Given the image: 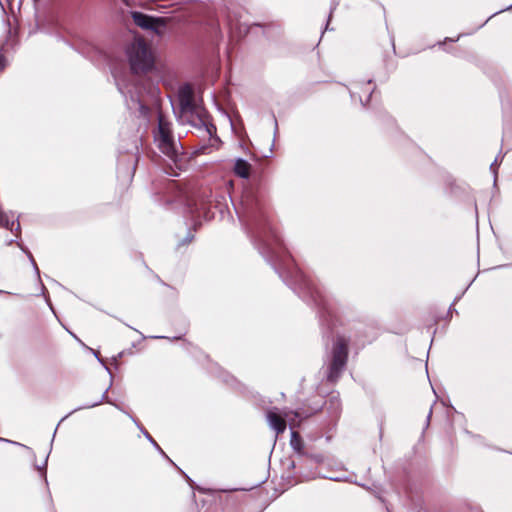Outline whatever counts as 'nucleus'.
<instances>
[{"label": "nucleus", "instance_id": "dca6fc26", "mask_svg": "<svg viewBox=\"0 0 512 512\" xmlns=\"http://www.w3.org/2000/svg\"><path fill=\"white\" fill-rule=\"evenodd\" d=\"M304 457L308 458L315 464H321L325 461V456L321 453H310L307 451V455H304Z\"/></svg>", "mask_w": 512, "mask_h": 512}, {"label": "nucleus", "instance_id": "9d476101", "mask_svg": "<svg viewBox=\"0 0 512 512\" xmlns=\"http://www.w3.org/2000/svg\"><path fill=\"white\" fill-rule=\"evenodd\" d=\"M112 379L113 377L111 378V381H110V384H109V387L103 392V394L101 395V397L93 402V403H88V404H85L83 406H79L77 408H75L74 410H72L69 414H67L65 417H63L61 419V421H63L64 419H66L68 416H70L72 413L76 412V411H79V410H82V409H90V408H94L100 404H102L103 402L105 403H108V404H111L113 406H115L117 409H120L119 405H117L116 403H114L109 397H108V390L111 388L112 386Z\"/></svg>", "mask_w": 512, "mask_h": 512}, {"label": "nucleus", "instance_id": "f03ea898", "mask_svg": "<svg viewBox=\"0 0 512 512\" xmlns=\"http://www.w3.org/2000/svg\"><path fill=\"white\" fill-rule=\"evenodd\" d=\"M129 71H113L118 91L127 108L149 118L152 106L158 104L160 74L151 47L143 40H134L126 47Z\"/></svg>", "mask_w": 512, "mask_h": 512}, {"label": "nucleus", "instance_id": "39448f33", "mask_svg": "<svg viewBox=\"0 0 512 512\" xmlns=\"http://www.w3.org/2000/svg\"><path fill=\"white\" fill-rule=\"evenodd\" d=\"M289 414H293L294 418L297 419L299 423L302 422L307 417H309L308 414L304 415L302 413V411H300V410L284 411V410H280L277 407H273V408H270L269 410H267L266 420H267L270 428L272 430H274L276 433L275 439H277L278 435L285 432L287 423H289L290 429H291L290 446L292 447L294 452L299 456V458H303L304 455H307L306 446H305L302 436L298 432L293 430V428H292L293 420H291L289 418ZM275 442H276V440H274V443Z\"/></svg>", "mask_w": 512, "mask_h": 512}, {"label": "nucleus", "instance_id": "72a5a7b5", "mask_svg": "<svg viewBox=\"0 0 512 512\" xmlns=\"http://www.w3.org/2000/svg\"><path fill=\"white\" fill-rule=\"evenodd\" d=\"M274 137L276 136L277 132H278V123H277V120L276 118L274 117Z\"/></svg>", "mask_w": 512, "mask_h": 512}, {"label": "nucleus", "instance_id": "0eeeda50", "mask_svg": "<svg viewBox=\"0 0 512 512\" xmlns=\"http://www.w3.org/2000/svg\"><path fill=\"white\" fill-rule=\"evenodd\" d=\"M140 137L133 134L127 141L122 140L118 148L117 172L120 176L133 178L139 162Z\"/></svg>", "mask_w": 512, "mask_h": 512}, {"label": "nucleus", "instance_id": "f257e3e1", "mask_svg": "<svg viewBox=\"0 0 512 512\" xmlns=\"http://www.w3.org/2000/svg\"><path fill=\"white\" fill-rule=\"evenodd\" d=\"M251 170L252 165L246 159L235 160L234 174L247 180L238 203L229 196L239 221L255 248L282 281L299 298L316 309L323 338L332 339V347L327 353L326 369H345L350 339L341 334H336L334 338L339 319L322 290L297 267L273 227L265 200V190L259 181H249Z\"/></svg>", "mask_w": 512, "mask_h": 512}, {"label": "nucleus", "instance_id": "a211bd4d", "mask_svg": "<svg viewBox=\"0 0 512 512\" xmlns=\"http://www.w3.org/2000/svg\"><path fill=\"white\" fill-rule=\"evenodd\" d=\"M473 281H471L469 283V285L466 287V289L458 296L455 297L454 301L452 302V304L450 305L449 309H448V314L452 313V312H455L457 313V310L455 309V304L461 299V297L463 296V294L466 292V290L470 287V285L472 284Z\"/></svg>", "mask_w": 512, "mask_h": 512}, {"label": "nucleus", "instance_id": "473e14b6", "mask_svg": "<svg viewBox=\"0 0 512 512\" xmlns=\"http://www.w3.org/2000/svg\"><path fill=\"white\" fill-rule=\"evenodd\" d=\"M123 355H124V352L122 351V352L118 353L116 356H114V357H113V360L116 362V361H118L120 358H122V357H123Z\"/></svg>", "mask_w": 512, "mask_h": 512}, {"label": "nucleus", "instance_id": "58836bf2", "mask_svg": "<svg viewBox=\"0 0 512 512\" xmlns=\"http://www.w3.org/2000/svg\"><path fill=\"white\" fill-rule=\"evenodd\" d=\"M508 266H509V265H507V264H506V265H500V266H498L497 268H504V267H508Z\"/></svg>", "mask_w": 512, "mask_h": 512}, {"label": "nucleus", "instance_id": "aec40b11", "mask_svg": "<svg viewBox=\"0 0 512 512\" xmlns=\"http://www.w3.org/2000/svg\"><path fill=\"white\" fill-rule=\"evenodd\" d=\"M92 352H93L94 356L97 358V360L103 365L105 370L108 372V374L110 375V378H112L113 374L111 372V369L107 366L105 361L99 356V353L97 351H94V350H92Z\"/></svg>", "mask_w": 512, "mask_h": 512}, {"label": "nucleus", "instance_id": "5701e85b", "mask_svg": "<svg viewBox=\"0 0 512 512\" xmlns=\"http://www.w3.org/2000/svg\"><path fill=\"white\" fill-rule=\"evenodd\" d=\"M374 91H375V88L368 94V96H367L365 101H363L362 98L359 96V100H360V102H361L363 107H366L368 105V103L370 102L372 94L374 93Z\"/></svg>", "mask_w": 512, "mask_h": 512}, {"label": "nucleus", "instance_id": "a878e982", "mask_svg": "<svg viewBox=\"0 0 512 512\" xmlns=\"http://www.w3.org/2000/svg\"><path fill=\"white\" fill-rule=\"evenodd\" d=\"M130 418L132 419V421L135 423V425L137 426V428L144 434V432H148L143 426L141 423H139L133 416L130 415Z\"/></svg>", "mask_w": 512, "mask_h": 512}, {"label": "nucleus", "instance_id": "c03bdc74", "mask_svg": "<svg viewBox=\"0 0 512 512\" xmlns=\"http://www.w3.org/2000/svg\"><path fill=\"white\" fill-rule=\"evenodd\" d=\"M350 95H351V98L354 99L355 94L351 92Z\"/></svg>", "mask_w": 512, "mask_h": 512}, {"label": "nucleus", "instance_id": "4468645a", "mask_svg": "<svg viewBox=\"0 0 512 512\" xmlns=\"http://www.w3.org/2000/svg\"><path fill=\"white\" fill-rule=\"evenodd\" d=\"M193 95H194V91H193V87L190 83H184L183 85L180 86L179 93H178L179 100L194 99Z\"/></svg>", "mask_w": 512, "mask_h": 512}, {"label": "nucleus", "instance_id": "f3484780", "mask_svg": "<svg viewBox=\"0 0 512 512\" xmlns=\"http://www.w3.org/2000/svg\"><path fill=\"white\" fill-rule=\"evenodd\" d=\"M47 460H48V455L45 458L43 466L34 464V470H37L39 472L40 476L44 479L46 484H48L47 477H46Z\"/></svg>", "mask_w": 512, "mask_h": 512}, {"label": "nucleus", "instance_id": "c756f323", "mask_svg": "<svg viewBox=\"0 0 512 512\" xmlns=\"http://www.w3.org/2000/svg\"><path fill=\"white\" fill-rule=\"evenodd\" d=\"M227 23H228V25L232 28V26H233V20H232V16H231V14H230V12H229V11H228V13H227Z\"/></svg>", "mask_w": 512, "mask_h": 512}, {"label": "nucleus", "instance_id": "1a4fd4ad", "mask_svg": "<svg viewBox=\"0 0 512 512\" xmlns=\"http://www.w3.org/2000/svg\"><path fill=\"white\" fill-rule=\"evenodd\" d=\"M131 18L134 24L143 30L151 31L159 37L165 35L167 31V18L153 16L141 11H132Z\"/></svg>", "mask_w": 512, "mask_h": 512}, {"label": "nucleus", "instance_id": "20e7f679", "mask_svg": "<svg viewBox=\"0 0 512 512\" xmlns=\"http://www.w3.org/2000/svg\"><path fill=\"white\" fill-rule=\"evenodd\" d=\"M187 211L194 220L193 229L188 228L185 236L178 240L176 250L180 251L182 248L189 245L194 239V233L198 226L201 225V220H210L214 218L217 209L223 212V205L218 200V195L208 189L198 191L193 197L187 199Z\"/></svg>", "mask_w": 512, "mask_h": 512}, {"label": "nucleus", "instance_id": "6e6552de", "mask_svg": "<svg viewBox=\"0 0 512 512\" xmlns=\"http://www.w3.org/2000/svg\"><path fill=\"white\" fill-rule=\"evenodd\" d=\"M153 134L160 151L170 159L174 161L177 160L180 155L179 146L181 147V144L178 145L176 143L170 123L159 116L157 128L154 130Z\"/></svg>", "mask_w": 512, "mask_h": 512}, {"label": "nucleus", "instance_id": "bb28decb", "mask_svg": "<svg viewBox=\"0 0 512 512\" xmlns=\"http://www.w3.org/2000/svg\"><path fill=\"white\" fill-rule=\"evenodd\" d=\"M463 35H464V34H463V33H461V34H459L456 38L446 37V38L444 39V43H446V42H457V41H458V40H459Z\"/></svg>", "mask_w": 512, "mask_h": 512}, {"label": "nucleus", "instance_id": "9b49d317", "mask_svg": "<svg viewBox=\"0 0 512 512\" xmlns=\"http://www.w3.org/2000/svg\"><path fill=\"white\" fill-rule=\"evenodd\" d=\"M80 53L90 60H94L95 58L106 59L107 57L104 51L90 43H86L80 50Z\"/></svg>", "mask_w": 512, "mask_h": 512}, {"label": "nucleus", "instance_id": "412c9836", "mask_svg": "<svg viewBox=\"0 0 512 512\" xmlns=\"http://www.w3.org/2000/svg\"><path fill=\"white\" fill-rule=\"evenodd\" d=\"M40 294L45 297V300H46L47 304L49 305V307L51 308V310L53 311V314H56V311L53 310L52 304L47 295L48 294L47 289L45 288V286L43 284H41Z\"/></svg>", "mask_w": 512, "mask_h": 512}, {"label": "nucleus", "instance_id": "a18cd8bd", "mask_svg": "<svg viewBox=\"0 0 512 512\" xmlns=\"http://www.w3.org/2000/svg\"><path fill=\"white\" fill-rule=\"evenodd\" d=\"M274 146V142L272 143L271 147ZM269 152L271 153L272 152V148L269 149Z\"/></svg>", "mask_w": 512, "mask_h": 512}, {"label": "nucleus", "instance_id": "4be33fe9", "mask_svg": "<svg viewBox=\"0 0 512 512\" xmlns=\"http://www.w3.org/2000/svg\"><path fill=\"white\" fill-rule=\"evenodd\" d=\"M510 9H512V3H511L508 7H506V8H504V9H501V10H499V11L495 12V13H494L492 16H490V17H489L485 22H483L481 25H479V26L477 27V29H476V30H478V29L482 28V27H483V26L488 22V20H489V19H491L493 16H495V15H497V14H499V13L503 12V11L510 10Z\"/></svg>", "mask_w": 512, "mask_h": 512}, {"label": "nucleus", "instance_id": "ea45409f", "mask_svg": "<svg viewBox=\"0 0 512 512\" xmlns=\"http://www.w3.org/2000/svg\"><path fill=\"white\" fill-rule=\"evenodd\" d=\"M168 182H169V184H170V185H173V186L175 185V182H174V181H170V180H168Z\"/></svg>", "mask_w": 512, "mask_h": 512}, {"label": "nucleus", "instance_id": "ddd939ff", "mask_svg": "<svg viewBox=\"0 0 512 512\" xmlns=\"http://www.w3.org/2000/svg\"><path fill=\"white\" fill-rule=\"evenodd\" d=\"M0 225L9 229L10 231H17L20 227L19 222L13 219L6 213L0 212Z\"/></svg>", "mask_w": 512, "mask_h": 512}, {"label": "nucleus", "instance_id": "c9c22d12", "mask_svg": "<svg viewBox=\"0 0 512 512\" xmlns=\"http://www.w3.org/2000/svg\"><path fill=\"white\" fill-rule=\"evenodd\" d=\"M66 330L69 332V334H70L74 339H76L77 341L81 342V341H80V339L76 336V334H74L73 332L69 331L68 329H66Z\"/></svg>", "mask_w": 512, "mask_h": 512}, {"label": "nucleus", "instance_id": "a19ab883", "mask_svg": "<svg viewBox=\"0 0 512 512\" xmlns=\"http://www.w3.org/2000/svg\"><path fill=\"white\" fill-rule=\"evenodd\" d=\"M473 437L477 438V439H481V436L480 435H472Z\"/></svg>", "mask_w": 512, "mask_h": 512}, {"label": "nucleus", "instance_id": "37998d69", "mask_svg": "<svg viewBox=\"0 0 512 512\" xmlns=\"http://www.w3.org/2000/svg\"><path fill=\"white\" fill-rule=\"evenodd\" d=\"M128 328H130V329H133V330H134L133 326H131V325H128ZM135 331H136V332H139V331H138V330H136V329H135Z\"/></svg>", "mask_w": 512, "mask_h": 512}, {"label": "nucleus", "instance_id": "6ab92c4d", "mask_svg": "<svg viewBox=\"0 0 512 512\" xmlns=\"http://www.w3.org/2000/svg\"><path fill=\"white\" fill-rule=\"evenodd\" d=\"M498 167H499L498 157H496L495 160L490 164V171L493 173V176H494V186L496 185V182H497Z\"/></svg>", "mask_w": 512, "mask_h": 512}, {"label": "nucleus", "instance_id": "f704fd0d", "mask_svg": "<svg viewBox=\"0 0 512 512\" xmlns=\"http://www.w3.org/2000/svg\"><path fill=\"white\" fill-rule=\"evenodd\" d=\"M431 415H432V408H430V411H429V413H428V415H427V419H426V425H427V426L429 425Z\"/></svg>", "mask_w": 512, "mask_h": 512}, {"label": "nucleus", "instance_id": "b1692460", "mask_svg": "<svg viewBox=\"0 0 512 512\" xmlns=\"http://www.w3.org/2000/svg\"><path fill=\"white\" fill-rule=\"evenodd\" d=\"M152 339H172V340H179L182 338V335L173 336L172 338L167 336H151Z\"/></svg>", "mask_w": 512, "mask_h": 512}, {"label": "nucleus", "instance_id": "423d86ee", "mask_svg": "<svg viewBox=\"0 0 512 512\" xmlns=\"http://www.w3.org/2000/svg\"><path fill=\"white\" fill-rule=\"evenodd\" d=\"M180 121L183 124L187 123L198 130H203L208 135V142L198 145L194 150V154H208L213 149H218L220 147L222 141L216 134V126L209 120V116L205 110L190 113Z\"/></svg>", "mask_w": 512, "mask_h": 512}, {"label": "nucleus", "instance_id": "4c0bfd02", "mask_svg": "<svg viewBox=\"0 0 512 512\" xmlns=\"http://www.w3.org/2000/svg\"><path fill=\"white\" fill-rule=\"evenodd\" d=\"M372 82H373V79H368L366 82L363 81V82H358V83L359 84H364V83L371 84Z\"/></svg>", "mask_w": 512, "mask_h": 512}, {"label": "nucleus", "instance_id": "49530a36", "mask_svg": "<svg viewBox=\"0 0 512 512\" xmlns=\"http://www.w3.org/2000/svg\"><path fill=\"white\" fill-rule=\"evenodd\" d=\"M138 333L141 335L142 339H145V336L141 332Z\"/></svg>", "mask_w": 512, "mask_h": 512}, {"label": "nucleus", "instance_id": "de8ad7c7", "mask_svg": "<svg viewBox=\"0 0 512 512\" xmlns=\"http://www.w3.org/2000/svg\"><path fill=\"white\" fill-rule=\"evenodd\" d=\"M37 0H34V2H36Z\"/></svg>", "mask_w": 512, "mask_h": 512}, {"label": "nucleus", "instance_id": "f8f14e48", "mask_svg": "<svg viewBox=\"0 0 512 512\" xmlns=\"http://www.w3.org/2000/svg\"><path fill=\"white\" fill-rule=\"evenodd\" d=\"M197 111L194 99L179 100V120H182L185 116H188V114L195 113Z\"/></svg>", "mask_w": 512, "mask_h": 512}, {"label": "nucleus", "instance_id": "e433bc0d", "mask_svg": "<svg viewBox=\"0 0 512 512\" xmlns=\"http://www.w3.org/2000/svg\"><path fill=\"white\" fill-rule=\"evenodd\" d=\"M331 17H332V11L330 12V14H329V16H328V20H327L326 28H325L326 30L328 29L329 21H330Z\"/></svg>", "mask_w": 512, "mask_h": 512}, {"label": "nucleus", "instance_id": "2f4dec72", "mask_svg": "<svg viewBox=\"0 0 512 512\" xmlns=\"http://www.w3.org/2000/svg\"><path fill=\"white\" fill-rule=\"evenodd\" d=\"M5 67V59L2 55H0V70Z\"/></svg>", "mask_w": 512, "mask_h": 512}, {"label": "nucleus", "instance_id": "7ed1b4c3", "mask_svg": "<svg viewBox=\"0 0 512 512\" xmlns=\"http://www.w3.org/2000/svg\"><path fill=\"white\" fill-rule=\"evenodd\" d=\"M174 19L185 24L186 42L195 49H200L205 43L218 44L223 38L220 24L215 14L203 3L189 0L172 11Z\"/></svg>", "mask_w": 512, "mask_h": 512}, {"label": "nucleus", "instance_id": "cd10ccee", "mask_svg": "<svg viewBox=\"0 0 512 512\" xmlns=\"http://www.w3.org/2000/svg\"><path fill=\"white\" fill-rule=\"evenodd\" d=\"M34 276L39 280L40 285H41L42 282L40 280V271H39L38 266L35 261H34Z\"/></svg>", "mask_w": 512, "mask_h": 512}, {"label": "nucleus", "instance_id": "393cba45", "mask_svg": "<svg viewBox=\"0 0 512 512\" xmlns=\"http://www.w3.org/2000/svg\"><path fill=\"white\" fill-rule=\"evenodd\" d=\"M130 418L132 419V421L135 423V425L137 426V428L144 434V432H148L143 426L141 423H139L133 416L130 415Z\"/></svg>", "mask_w": 512, "mask_h": 512}, {"label": "nucleus", "instance_id": "7c9ffc66", "mask_svg": "<svg viewBox=\"0 0 512 512\" xmlns=\"http://www.w3.org/2000/svg\"><path fill=\"white\" fill-rule=\"evenodd\" d=\"M298 463L294 460H291L290 463H289V468L290 469H295L297 467Z\"/></svg>", "mask_w": 512, "mask_h": 512}, {"label": "nucleus", "instance_id": "79ce46f5", "mask_svg": "<svg viewBox=\"0 0 512 512\" xmlns=\"http://www.w3.org/2000/svg\"><path fill=\"white\" fill-rule=\"evenodd\" d=\"M128 328H130V329H133V330H134L133 326H131V325H128ZM135 331H136V332H139V331H138V330H136V329H135Z\"/></svg>", "mask_w": 512, "mask_h": 512}, {"label": "nucleus", "instance_id": "c85d7f7f", "mask_svg": "<svg viewBox=\"0 0 512 512\" xmlns=\"http://www.w3.org/2000/svg\"><path fill=\"white\" fill-rule=\"evenodd\" d=\"M323 478H326V479H329L332 481H336V482H340L343 480V478H341V477H333V476H323Z\"/></svg>", "mask_w": 512, "mask_h": 512}, {"label": "nucleus", "instance_id": "2eb2a0df", "mask_svg": "<svg viewBox=\"0 0 512 512\" xmlns=\"http://www.w3.org/2000/svg\"><path fill=\"white\" fill-rule=\"evenodd\" d=\"M144 436L145 438L153 445V447L164 457L166 458L167 460H169V462H171L172 464H174L172 462V460L166 455V453L162 450V448L158 445V443L154 440V438L150 435L149 432H144Z\"/></svg>", "mask_w": 512, "mask_h": 512}]
</instances>
